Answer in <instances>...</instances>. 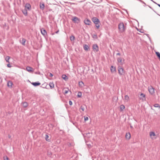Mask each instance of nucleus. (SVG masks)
<instances>
[{"instance_id":"f257e3e1","label":"nucleus","mask_w":160,"mask_h":160,"mask_svg":"<svg viewBox=\"0 0 160 160\" xmlns=\"http://www.w3.org/2000/svg\"><path fill=\"white\" fill-rule=\"evenodd\" d=\"M118 28L120 32H124L126 29V27L124 25L123 22H121L118 25Z\"/></svg>"},{"instance_id":"f03ea898","label":"nucleus","mask_w":160,"mask_h":160,"mask_svg":"<svg viewBox=\"0 0 160 160\" xmlns=\"http://www.w3.org/2000/svg\"><path fill=\"white\" fill-rule=\"evenodd\" d=\"M92 20L93 23L95 24V26L97 29L100 27V22L99 20L97 18L93 17Z\"/></svg>"},{"instance_id":"7ed1b4c3","label":"nucleus","mask_w":160,"mask_h":160,"mask_svg":"<svg viewBox=\"0 0 160 160\" xmlns=\"http://www.w3.org/2000/svg\"><path fill=\"white\" fill-rule=\"evenodd\" d=\"M118 73L120 75H122L124 74V69L121 66H118Z\"/></svg>"},{"instance_id":"20e7f679","label":"nucleus","mask_w":160,"mask_h":160,"mask_svg":"<svg viewBox=\"0 0 160 160\" xmlns=\"http://www.w3.org/2000/svg\"><path fill=\"white\" fill-rule=\"evenodd\" d=\"M92 49L94 52H98L99 51V47L97 44H93L92 45Z\"/></svg>"},{"instance_id":"39448f33","label":"nucleus","mask_w":160,"mask_h":160,"mask_svg":"<svg viewBox=\"0 0 160 160\" xmlns=\"http://www.w3.org/2000/svg\"><path fill=\"white\" fill-rule=\"evenodd\" d=\"M148 90L149 93L152 95L154 94L155 92L154 88L151 86L148 87Z\"/></svg>"},{"instance_id":"423d86ee","label":"nucleus","mask_w":160,"mask_h":160,"mask_svg":"<svg viewBox=\"0 0 160 160\" xmlns=\"http://www.w3.org/2000/svg\"><path fill=\"white\" fill-rule=\"evenodd\" d=\"M72 21L75 23H78L80 22V19L77 17H74L72 19Z\"/></svg>"},{"instance_id":"0eeeda50","label":"nucleus","mask_w":160,"mask_h":160,"mask_svg":"<svg viewBox=\"0 0 160 160\" xmlns=\"http://www.w3.org/2000/svg\"><path fill=\"white\" fill-rule=\"evenodd\" d=\"M84 22L86 25H90L91 23H92L91 21L89 19L87 18H86L84 19Z\"/></svg>"},{"instance_id":"6e6552de","label":"nucleus","mask_w":160,"mask_h":160,"mask_svg":"<svg viewBox=\"0 0 160 160\" xmlns=\"http://www.w3.org/2000/svg\"><path fill=\"white\" fill-rule=\"evenodd\" d=\"M41 32L42 34L44 37H46L47 35V32L46 30L43 28L41 29Z\"/></svg>"},{"instance_id":"1a4fd4ad","label":"nucleus","mask_w":160,"mask_h":160,"mask_svg":"<svg viewBox=\"0 0 160 160\" xmlns=\"http://www.w3.org/2000/svg\"><path fill=\"white\" fill-rule=\"evenodd\" d=\"M25 8L27 9L28 10H30L31 9V6L30 3H26L25 5Z\"/></svg>"},{"instance_id":"9d476101","label":"nucleus","mask_w":160,"mask_h":160,"mask_svg":"<svg viewBox=\"0 0 160 160\" xmlns=\"http://www.w3.org/2000/svg\"><path fill=\"white\" fill-rule=\"evenodd\" d=\"M26 70L30 72H33V68L29 66H28L26 68Z\"/></svg>"},{"instance_id":"9b49d317","label":"nucleus","mask_w":160,"mask_h":160,"mask_svg":"<svg viewBox=\"0 0 160 160\" xmlns=\"http://www.w3.org/2000/svg\"><path fill=\"white\" fill-rule=\"evenodd\" d=\"M31 83L34 87L38 86L41 84V83L38 81L35 82H31Z\"/></svg>"},{"instance_id":"f8f14e48","label":"nucleus","mask_w":160,"mask_h":160,"mask_svg":"<svg viewBox=\"0 0 160 160\" xmlns=\"http://www.w3.org/2000/svg\"><path fill=\"white\" fill-rule=\"evenodd\" d=\"M39 6L41 10H44L45 8V5L44 2H40L39 4Z\"/></svg>"},{"instance_id":"ddd939ff","label":"nucleus","mask_w":160,"mask_h":160,"mask_svg":"<svg viewBox=\"0 0 160 160\" xmlns=\"http://www.w3.org/2000/svg\"><path fill=\"white\" fill-rule=\"evenodd\" d=\"M111 71L113 73L114 72H116V68L113 66H112L110 68Z\"/></svg>"},{"instance_id":"4468645a","label":"nucleus","mask_w":160,"mask_h":160,"mask_svg":"<svg viewBox=\"0 0 160 160\" xmlns=\"http://www.w3.org/2000/svg\"><path fill=\"white\" fill-rule=\"evenodd\" d=\"M126 138L128 140H129L131 138V134L129 132L127 133L126 134Z\"/></svg>"},{"instance_id":"2eb2a0df","label":"nucleus","mask_w":160,"mask_h":160,"mask_svg":"<svg viewBox=\"0 0 160 160\" xmlns=\"http://www.w3.org/2000/svg\"><path fill=\"white\" fill-rule=\"evenodd\" d=\"M22 13L25 16L28 15L27 11L26 9L25 8L22 10Z\"/></svg>"},{"instance_id":"dca6fc26","label":"nucleus","mask_w":160,"mask_h":160,"mask_svg":"<svg viewBox=\"0 0 160 160\" xmlns=\"http://www.w3.org/2000/svg\"><path fill=\"white\" fill-rule=\"evenodd\" d=\"M13 84L12 82L11 81H9L7 83V86L11 88Z\"/></svg>"},{"instance_id":"f3484780","label":"nucleus","mask_w":160,"mask_h":160,"mask_svg":"<svg viewBox=\"0 0 160 160\" xmlns=\"http://www.w3.org/2000/svg\"><path fill=\"white\" fill-rule=\"evenodd\" d=\"M89 47L87 44H84L83 45V48L85 51H88V50Z\"/></svg>"},{"instance_id":"a211bd4d","label":"nucleus","mask_w":160,"mask_h":160,"mask_svg":"<svg viewBox=\"0 0 160 160\" xmlns=\"http://www.w3.org/2000/svg\"><path fill=\"white\" fill-rule=\"evenodd\" d=\"M26 42V39L24 38H22V40L21 41V43L23 45H25V42Z\"/></svg>"},{"instance_id":"6ab92c4d","label":"nucleus","mask_w":160,"mask_h":160,"mask_svg":"<svg viewBox=\"0 0 160 160\" xmlns=\"http://www.w3.org/2000/svg\"><path fill=\"white\" fill-rule=\"evenodd\" d=\"M22 105L24 108H26L28 105V103L26 102H24L22 103Z\"/></svg>"},{"instance_id":"aec40b11","label":"nucleus","mask_w":160,"mask_h":160,"mask_svg":"<svg viewBox=\"0 0 160 160\" xmlns=\"http://www.w3.org/2000/svg\"><path fill=\"white\" fill-rule=\"evenodd\" d=\"M49 85L51 89H52L54 86V85L53 82H50L49 84Z\"/></svg>"},{"instance_id":"412c9836","label":"nucleus","mask_w":160,"mask_h":160,"mask_svg":"<svg viewBox=\"0 0 160 160\" xmlns=\"http://www.w3.org/2000/svg\"><path fill=\"white\" fill-rule=\"evenodd\" d=\"M155 53L157 56L158 58L160 61V53L158 52H155Z\"/></svg>"},{"instance_id":"4be33fe9","label":"nucleus","mask_w":160,"mask_h":160,"mask_svg":"<svg viewBox=\"0 0 160 160\" xmlns=\"http://www.w3.org/2000/svg\"><path fill=\"white\" fill-rule=\"evenodd\" d=\"M125 106L123 105H121L120 107V111H122L125 108Z\"/></svg>"},{"instance_id":"5701e85b","label":"nucleus","mask_w":160,"mask_h":160,"mask_svg":"<svg viewBox=\"0 0 160 160\" xmlns=\"http://www.w3.org/2000/svg\"><path fill=\"white\" fill-rule=\"evenodd\" d=\"M47 155L50 157H51V156L52 155V153L51 152V151H48L47 152Z\"/></svg>"},{"instance_id":"b1692460","label":"nucleus","mask_w":160,"mask_h":160,"mask_svg":"<svg viewBox=\"0 0 160 160\" xmlns=\"http://www.w3.org/2000/svg\"><path fill=\"white\" fill-rule=\"evenodd\" d=\"M79 85L80 86L82 87L84 85V83L82 81H79L78 82Z\"/></svg>"},{"instance_id":"393cba45","label":"nucleus","mask_w":160,"mask_h":160,"mask_svg":"<svg viewBox=\"0 0 160 160\" xmlns=\"http://www.w3.org/2000/svg\"><path fill=\"white\" fill-rule=\"evenodd\" d=\"M48 137L49 136L47 134L45 135V139L46 141L48 142H50V139L48 138Z\"/></svg>"},{"instance_id":"a878e982","label":"nucleus","mask_w":160,"mask_h":160,"mask_svg":"<svg viewBox=\"0 0 160 160\" xmlns=\"http://www.w3.org/2000/svg\"><path fill=\"white\" fill-rule=\"evenodd\" d=\"M82 95V93L81 92H78V95H77V97L78 98H81Z\"/></svg>"},{"instance_id":"bb28decb","label":"nucleus","mask_w":160,"mask_h":160,"mask_svg":"<svg viewBox=\"0 0 160 160\" xmlns=\"http://www.w3.org/2000/svg\"><path fill=\"white\" fill-rule=\"evenodd\" d=\"M75 37L73 35H72L70 37V39L72 41H74L75 40Z\"/></svg>"},{"instance_id":"cd10ccee","label":"nucleus","mask_w":160,"mask_h":160,"mask_svg":"<svg viewBox=\"0 0 160 160\" xmlns=\"http://www.w3.org/2000/svg\"><path fill=\"white\" fill-rule=\"evenodd\" d=\"M62 78L64 80H66L68 79V77L65 74L63 75L62 76Z\"/></svg>"},{"instance_id":"c85d7f7f","label":"nucleus","mask_w":160,"mask_h":160,"mask_svg":"<svg viewBox=\"0 0 160 160\" xmlns=\"http://www.w3.org/2000/svg\"><path fill=\"white\" fill-rule=\"evenodd\" d=\"M150 136H156L155 133L153 132H151L150 133Z\"/></svg>"},{"instance_id":"c756f323","label":"nucleus","mask_w":160,"mask_h":160,"mask_svg":"<svg viewBox=\"0 0 160 160\" xmlns=\"http://www.w3.org/2000/svg\"><path fill=\"white\" fill-rule=\"evenodd\" d=\"M9 59H10V57L8 56H7L5 58V60L7 62H9Z\"/></svg>"},{"instance_id":"7c9ffc66","label":"nucleus","mask_w":160,"mask_h":160,"mask_svg":"<svg viewBox=\"0 0 160 160\" xmlns=\"http://www.w3.org/2000/svg\"><path fill=\"white\" fill-rule=\"evenodd\" d=\"M122 59L121 57L118 58H117L118 62H121L122 61Z\"/></svg>"},{"instance_id":"2f4dec72","label":"nucleus","mask_w":160,"mask_h":160,"mask_svg":"<svg viewBox=\"0 0 160 160\" xmlns=\"http://www.w3.org/2000/svg\"><path fill=\"white\" fill-rule=\"evenodd\" d=\"M125 99L127 101H128L129 100V97L128 96V95H126L125 96Z\"/></svg>"},{"instance_id":"473e14b6","label":"nucleus","mask_w":160,"mask_h":160,"mask_svg":"<svg viewBox=\"0 0 160 160\" xmlns=\"http://www.w3.org/2000/svg\"><path fill=\"white\" fill-rule=\"evenodd\" d=\"M154 106L156 108H160V106L158 104H155L154 105Z\"/></svg>"},{"instance_id":"72a5a7b5","label":"nucleus","mask_w":160,"mask_h":160,"mask_svg":"<svg viewBox=\"0 0 160 160\" xmlns=\"http://www.w3.org/2000/svg\"><path fill=\"white\" fill-rule=\"evenodd\" d=\"M92 37L94 39H97L98 38V37L97 35L95 34L92 35Z\"/></svg>"},{"instance_id":"f704fd0d","label":"nucleus","mask_w":160,"mask_h":160,"mask_svg":"<svg viewBox=\"0 0 160 160\" xmlns=\"http://www.w3.org/2000/svg\"><path fill=\"white\" fill-rule=\"evenodd\" d=\"M4 160H9V158L7 156H5L3 157Z\"/></svg>"},{"instance_id":"c9c22d12","label":"nucleus","mask_w":160,"mask_h":160,"mask_svg":"<svg viewBox=\"0 0 160 160\" xmlns=\"http://www.w3.org/2000/svg\"><path fill=\"white\" fill-rule=\"evenodd\" d=\"M67 90H65L64 91V94H67L68 92L69 89L68 88H67Z\"/></svg>"},{"instance_id":"e433bc0d","label":"nucleus","mask_w":160,"mask_h":160,"mask_svg":"<svg viewBox=\"0 0 160 160\" xmlns=\"http://www.w3.org/2000/svg\"><path fill=\"white\" fill-rule=\"evenodd\" d=\"M140 95L142 96L143 98H145V95L143 93H141Z\"/></svg>"},{"instance_id":"4c0bfd02","label":"nucleus","mask_w":160,"mask_h":160,"mask_svg":"<svg viewBox=\"0 0 160 160\" xmlns=\"http://www.w3.org/2000/svg\"><path fill=\"white\" fill-rule=\"evenodd\" d=\"M152 2H153L154 3H155V4H156L157 5H158V6L160 8V4H158V3H157L156 2H154L153 1H152Z\"/></svg>"},{"instance_id":"58836bf2","label":"nucleus","mask_w":160,"mask_h":160,"mask_svg":"<svg viewBox=\"0 0 160 160\" xmlns=\"http://www.w3.org/2000/svg\"><path fill=\"white\" fill-rule=\"evenodd\" d=\"M148 6L149 7V8H150L151 9L155 12L156 13H157L156 11H155L153 8H152L151 6H148Z\"/></svg>"},{"instance_id":"ea45409f","label":"nucleus","mask_w":160,"mask_h":160,"mask_svg":"<svg viewBox=\"0 0 160 160\" xmlns=\"http://www.w3.org/2000/svg\"><path fill=\"white\" fill-rule=\"evenodd\" d=\"M83 111H84V108L82 106H81V108H80Z\"/></svg>"},{"instance_id":"a19ab883","label":"nucleus","mask_w":160,"mask_h":160,"mask_svg":"<svg viewBox=\"0 0 160 160\" xmlns=\"http://www.w3.org/2000/svg\"><path fill=\"white\" fill-rule=\"evenodd\" d=\"M88 118L87 117H84V121H86L88 120Z\"/></svg>"},{"instance_id":"79ce46f5","label":"nucleus","mask_w":160,"mask_h":160,"mask_svg":"<svg viewBox=\"0 0 160 160\" xmlns=\"http://www.w3.org/2000/svg\"><path fill=\"white\" fill-rule=\"evenodd\" d=\"M69 104L70 105H72V101L71 100H69Z\"/></svg>"},{"instance_id":"37998d69","label":"nucleus","mask_w":160,"mask_h":160,"mask_svg":"<svg viewBox=\"0 0 160 160\" xmlns=\"http://www.w3.org/2000/svg\"><path fill=\"white\" fill-rule=\"evenodd\" d=\"M53 76V75L50 72L49 73V76L51 77V78Z\"/></svg>"},{"instance_id":"c03bdc74","label":"nucleus","mask_w":160,"mask_h":160,"mask_svg":"<svg viewBox=\"0 0 160 160\" xmlns=\"http://www.w3.org/2000/svg\"><path fill=\"white\" fill-rule=\"evenodd\" d=\"M7 66L8 68H11V66L10 65V64H8Z\"/></svg>"},{"instance_id":"a18cd8bd","label":"nucleus","mask_w":160,"mask_h":160,"mask_svg":"<svg viewBox=\"0 0 160 160\" xmlns=\"http://www.w3.org/2000/svg\"><path fill=\"white\" fill-rule=\"evenodd\" d=\"M144 4V5L143 6L144 7H145V6H147V5L146 4V3L144 2V3H142Z\"/></svg>"},{"instance_id":"49530a36","label":"nucleus","mask_w":160,"mask_h":160,"mask_svg":"<svg viewBox=\"0 0 160 160\" xmlns=\"http://www.w3.org/2000/svg\"><path fill=\"white\" fill-rule=\"evenodd\" d=\"M59 32V30H58L57 31L55 32V33H57V34L58 33V32Z\"/></svg>"},{"instance_id":"de8ad7c7","label":"nucleus","mask_w":160,"mask_h":160,"mask_svg":"<svg viewBox=\"0 0 160 160\" xmlns=\"http://www.w3.org/2000/svg\"><path fill=\"white\" fill-rule=\"evenodd\" d=\"M117 55H119V56H120L121 55V54L120 53H118L117 54Z\"/></svg>"},{"instance_id":"09e8293b","label":"nucleus","mask_w":160,"mask_h":160,"mask_svg":"<svg viewBox=\"0 0 160 160\" xmlns=\"http://www.w3.org/2000/svg\"><path fill=\"white\" fill-rule=\"evenodd\" d=\"M130 127L132 129H133V126H132V125H130Z\"/></svg>"},{"instance_id":"8fccbe9b","label":"nucleus","mask_w":160,"mask_h":160,"mask_svg":"<svg viewBox=\"0 0 160 160\" xmlns=\"http://www.w3.org/2000/svg\"><path fill=\"white\" fill-rule=\"evenodd\" d=\"M8 137L9 138H10L11 137V136L10 135H8Z\"/></svg>"},{"instance_id":"3c124183","label":"nucleus","mask_w":160,"mask_h":160,"mask_svg":"<svg viewBox=\"0 0 160 160\" xmlns=\"http://www.w3.org/2000/svg\"><path fill=\"white\" fill-rule=\"evenodd\" d=\"M41 87H42V88H45V87H42V86H41Z\"/></svg>"},{"instance_id":"603ef678","label":"nucleus","mask_w":160,"mask_h":160,"mask_svg":"<svg viewBox=\"0 0 160 160\" xmlns=\"http://www.w3.org/2000/svg\"><path fill=\"white\" fill-rule=\"evenodd\" d=\"M148 38H149V39L150 40L151 38L150 37H148Z\"/></svg>"},{"instance_id":"864d4df0","label":"nucleus","mask_w":160,"mask_h":160,"mask_svg":"<svg viewBox=\"0 0 160 160\" xmlns=\"http://www.w3.org/2000/svg\"><path fill=\"white\" fill-rule=\"evenodd\" d=\"M137 30H138V31H140V30H139L138 29H137Z\"/></svg>"},{"instance_id":"5fc2aeb1","label":"nucleus","mask_w":160,"mask_h":160,"mask_svg":"<svg viewBox=\"0 0 160 160\" xmlns=\"http://www.w3.org/2000/svg\"><path fill=\"white\" fill-rule=\"evenodd\" d=\"M157 14L158 15H159V16H160V15H159V14Z\"/></svg>"},{"instance_id":"6e6d98bb","label":"nucleus","mask_w":160,"mask_h":160,"mask_svg":"<svg viewBox=\"0 0 160 160\" xmlns=\"http://www.w3.org/2000/svg\"><path fill=\"white\" fill-rule=\"evenodd\" d=\"M88 134H89V133H87L86 134V135H88Z\"/></svg>"},{"instance_id":"4d7b16f0","label":"nucleus","mask_w":160,"mask_h":160,"mask_svg":"<svg viewBox=\"0 0 160 160\" xmlns=\"http://www.w3.org/2000/svg\"><path fill=\"white\" fill-rule=\"evenodd\" d=\"M90 146H91V145H89L88 146V147H89Z\"/></svg>"},{"instance_id":"13d9d810","label":"nucleus","mask_w":160,"mask_h":160,"mask_svg":"<svg viewBox=\"0 0 160 160\" xmlns=\"http://www.w3.org/2000/svg\"><path fill=\"white\" fill-rule=\"evenodd\" d=\"M139 32H141V31H139Z\"/></svg>"},{"instance_id":"bf43d9fd","label":"nucleus","mask_w":160,"mask_h":160,"mask_svg":"<svg viewBox=\"0 0 160 160\" xmlns=\"http://www.w3.org/2000/svg\"><path fill=\"white\" fill-rule=\"evenodd\" d=\"M147 36H148L149 35H148V34H147Z\"/></svg>"}]
</instances>
